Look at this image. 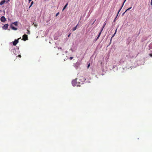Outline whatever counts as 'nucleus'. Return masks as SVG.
Returning a JSON list of instances; mask_svg holds the SVG:
<instances>
[{"mask_svg":"<svg viewBox=\"0 0 152 152\" xmlns=\"http://www.w3.org/2000/svg\"><path fill=\"white\" fill-rule=\"evenodd\" d=\"M70 34H71L70 33V34L68 36V37H69V36H70Z\"/></svg>","mask_w":152,"mask_h":152,"instance_id":"obj_17","label":"nucleus"},{"mask_svg":"<svg viewBox=\"0 0 152 152\" xmlns=\"http://www.w3.org/2000/svg\"><path fill=\"white\" fill-rule=\"evenodd\" d=\"M21 38H18L17 39H15L14 42H13V45L15 46L17 44L18 42V40L20 39Z\"/></svg>","mask_w":152,"mask_h":152,"instance_id":"obj_2","label":"nucleus"},{"mask_svg":"<svg viewBox=\"0 0 152 152\" xmlns=\"http://www.w3.org/2000/svg\"><path fill=\"white\" fill-rule=\"evenodd\" d=\"M31 0H28V1H29V2H30V1H31Z\"/></svg>","mask_w":152,"mask_h":152,"instance_id":"obj_18","label":"nucleus"},{"mask_svg":"<svg viewBox=\"0 0 152 152\" xmlns=\"http://www.w3.org/2000/svg\"><path fill=\"white\" fill-rule=\"evenodd\" d=\"M10 0H7V2H8Z\"/></svg>","mask_w":152,"mask_h":152,"instance_id":"obj_16","label":"nucleus"},{"mask_svg":"<svg viewBox=\"0 0 152 152\" xmlns=\"http://www.w3.org/2000/svg\"><path fill=\"white\" fill-rule=\"evenodd\" d=\"M27 31L26 32V33L27 34H29L30 33V31L28 30H27Z\"/></svg>","mask_w":152,"mask_h":152,"instance_id":"obj_10","label":"nucleus"},{"mask_svg":"<svg viewBox=\"0 0 152 152\" xmlns=\"http://www.w3.org/2000/svg\"><path fill=\"white\" fill-rule=\"evenodd\" d=\"M72 84L73 86H75L76 85V80H73L72 81Z\"/></svg>","mask_w":152,"mask_h":152,"instance_id":"obj_5","label":"nucleus"},{"mask_svg":"<svg viewBox=\"0 0 152 152\" xmlns=\"http://www.w3.org/2000/svg\"><path fill=\"white\" fill-rule=\"evenodd\" d=\"M76 29V26L75 27H74V28H73V29L72 31H75Z\"/></svg>","mask_w":152,"mask_h":152,"instance_id":"obj_12","label":"nucleus"},{"mask_svg":"<svg viewBox=\"0 0 152 152\" xmlns=\"http://www.w3.org/2000/svg\"><path fill=\"white\" fill-rule=\"evenodd\" d=\"M9 25L8 24H6L2 27V28L4 29H7Z\"/></svg>","mask_w":152,"mask_h":152,"instance_id":"obj_6","label":"nucleus"},{"mask_svg":"<svg viewBox=\"0 0 152 152\" xmlns=\"http://www.w3.org/2000/svg\"><path fill=\"white\" fill-rule=\"evenodd\" d=\"M33 1H32L31 2V5L29 7V8H30L31 6L33 4Z\"/></svg>","mask_w":152,"mask_h":152,"instance_id":"obj_11","label":"nucleus"},{"mask_svg":"<svg viewBox=\"0 0 152 152\" xmlns=\"http://www.w3.org/2000/svg\"><path fill=\"white\" fill-rule=\"evenodd\" d=\"M23 39L24 41H26L28 39V36L26 34H24L23 36Z\"/></svg>","mask_w":152,"mask_h":152,"instance_id":"obj_3","label":"nucleus"},{"mask_svg":"<svg viewBox=\"0 0 152 152\" xmlns=\"http://www.w3.org/2000/svg\"><path fill=\"white\" fill-rule=\"evenodd\" d=\"M2 12L1 10H0V12Z\"/></svg>","mask_w":152,"mask_h":152,"instance_id":"obj_20","label":"nucleus"},{"mask_svg":"<svg viewBox=\"0 0 152 152\" xmlns=\"http://www.w3.org/2000/svg\"><path fill=\"white\" fill-rule=\"evenodd\" d=\"M0 20L1 21L3 22H5L6 20V19L5 18L4 16H2Z\"/></svg>","mask_w":152,"mask_h":152,"instance_id":"obj_4","label":"nucleus"},{"mask_svg":"<svg viewBox=\"0 0 152 152\" xmlns=\"http://www.w3.org/2000/svg\"><path fill=\"white\" fill-rule=\"evenodd\" d=\"M5 2H6V1L5 0H4L0 2V5H2L3 4H4Z\"/></svg>","mask_w":152,"mask_h":152,"instance_id":"obj_7","label":"nucleus"},{"mask_svg":"<svg viewBox=\"0 0 152 152\" xmlns=\"http://www.w3.org/2000/svg\"><path fill=\"white\" fill-rule=\"evenodd\" d=\"M12 24H14L15 26H17L18 25V22L16 21L12 23V24L10 25V26L11 28L13 30H16L17 29V28L13 26Z\"/></svg>","mask_w":152,"mask_h":152,"instance_id":"obj_1","label":"nucleus"},{"mask_svg":"<svg viewBox=\"0 0 152 152\" xmlns=\"http://www.w3.org/2000/svg\"><path fill=\"white\" fill-rule=\"evenodd\" d=\"M4 14H5V11H4Z\"/></svg>","mask_w":152,"mask_h":152,"instance_id":"obj_19","label":"nucleus"},{"mask_svg":"<svg viewBox=\"0 0 152 152\" xmlns=\"http://www.w3.org/2000/svg\"><path fill=\"white\" fill-rule=\"evenodd\" d=\"M18 57H19L20 58L21 57V56L20 55H19L18 56Z\"/></svg>","mask_w":152,"mask_h":152,"instance_id":"obj_15","label":"nucleus"},{"mask_svg":"<svg viewBox=\"0 0 152 152\" xmlns=\"http://www.w3.org/2000/svg\"><path fill=\"white\" fill-rule=\"evenodd\" d=\"M73 57H71L70 58V60H72V59Z\"/></svg>","mask_w":152,"mask_h":152,"instance_id":"obj_14","label":"nucleus"},{"mask_svg":"<svg viewBox=\"0 0 152 152\" xmlns=\"http://www.w3.org/2000/svg\"><path fill=\"white\" fill-rule=\"evenodd\" d=\"M68 4V2L66 4V5L64 7V8L62 10V11H63L64 10V9L66 8V7L67 6Z\"/></svg>","mask_w":152,"mask_h":152,"instance_id":"obj_8","label":"nucleus"},{"mask_svg":"<svg viewBox=\"0 0 152 152\" xmlns=\"http://www.w3.org/2000/svg\"><path fill=\"white\" fill-rule=\"evenodd\" d=\"M59 14V12H58L57 13L56 15V16H58Z\"/></svg>","mask_w":152,"mask_h":152,"instance_id":"obj_13","label":"nucleus"},{"mask_svg":"<svg viewBox=\"0 0 152 152\" xmlns=\"http://www.w3.org/2000/svg\"><path fill=\"white\" fill-rule=\"evenodd\" d=\"M33 24L34 25V26H35V27H37V25L36 23H33Z\"/></svg>","mask_w":152,"mask_h":152,"instance_id":"obj_9","label":"nucleus"}]
</instances>
